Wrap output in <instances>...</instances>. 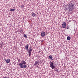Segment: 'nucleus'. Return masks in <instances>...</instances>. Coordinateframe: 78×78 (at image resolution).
I'll return each instance as SVG.
<instances>
[{"instance_id": "obj_1", "label": "nucleus", "mask_w": 78, "mask_h": 78, "mask_svg": "<svg viewBox=\"0 0 78 78\" xmlns=\"http://www.w3.org/2000/svg\"><path fill=\"white\" fill-rule=\"evenodd\" d=\"M74 8L75 5L74 4L72 3H71L68 5V8L69 11H72L73 10Z\"/></svg>"}, {"instance_id": "obj_2", "label": "nucleus", "mask_w": 78, "mask_h": 78, "mask_svg": "<svg viewBox=\"0 0 78 78\" xmlns=\"http://www.w3.org/2000/svg\"><path fill=\"white\" fill-rule=\"evenodd\" d=\"M50 67L52 69H55V66L53 65V63L52 62H51V64H50Z\"/></svg>"}, {"instance_id": "obj_3", "label": "nucleus", "mask_w": 78, "mask_h": 78, "mask_svg": "<svg viewBox=\"0 0 78 78\" xmlns=\"http://www.w3.org/2000/svg\"><path fill=\"white\" fill-rule=\"evenodd\" d=\"M31 51H32V49L31 48H30L29 50L28 51L29 57L31 56Z\"/></svg>"}, {"instance_id": "obj_4", "label": "nucleus", "mask_w": 78, "mask_h": 78, "mask_svg": "<svg viewBox=\"0 0 78 78\" xmlns=\"http://www.w3.org/2000/svg\"><path fill=\"white\" fill-rule=\"evenodd\" d=\"M66 22L63 23L62 24V27L63 28H65L66 27Z\"/></svg>"}, {"instance_id": "obj_5", "label": "nucleus", "mask_w": 78, "mask_h": 78, "mask_svg": "<svg viewBox=\"0 0 78 78\" xmlns=\"http://www.w3.org/2000/svg\"><path fill=\"white\" fill-rule=\"evenodd\" d=\"M41 36L42 37H44L45 36V33L44 31H42L41 34Z\"/></svg>"}, {"instance_id": "obj_6", "label": "nucleus", "mask_w": 78, "mask_h": 78, "mask_svg": "<svg viewBox=\"0 0 78 78\" xmlns=\"http://www.w3.org/2000/svg\"><path fill=\"white\" fill-rule=\"evenodd\" d=\"M5 61L6 63H9L10 62V59H8L7 60L5 59Z\"/></svg>"}, {"instance_id": "obj_7", "label": "nucleus", "mask_w": 78, "mask_h": 78, "mask_svg": "<svg viewBox=\"0 0 78 78\" xmlns=\"http://www.w3.org/2000/svg\"><path fill=\"white\" fill-rule=\"evenodd\" d=\"M21 64H22L23 65H23L25 64H26L27 63V62H26L25 61L22 60V61H21Z\"/></svg>"}, {"instance_id": "obj_8", "label": "nucleus", "mask_w": 78, "mask_h": 78, "mask_svg": "<svg viewBox=\"0 0 78 78\" xmlns=\"http://www.w3.org/2000/svg\"><path fill=\"white\" fill-rule=\"evenodd\" d=\"M39 61L37 60L36 62H35V63L34 65V66H36L37 64H39Z\"/></svg>"}, {"instance_id": "obj_9", "label": "nucleus", "mask_w": 78, "mask_h": 78, "mask_svg": "<svg viewBox=\"0 0 78 78\" xmlns=\"http://www.w3.org/2000/svg\"><path fill=\"white\" fill-rule=\"evenodd\" d=\"M18 65H19V66H20V68H21V69H23V64H22L21 63H20L18 64Z\"/></svg>"}, {"instance_id": "obj_10", "label": "nucleus", "mask_w": 78, "mask_h": 78, "mask_svg": "<svg viewBox=\"0 0 78 78\" xmlns=\"http://www.w3.org/2000/svg\"><path fill=\"white\" fill-rule=\"evenodd\" d=\"M28 46H29V44H27L25 47V49L27 50H28Z\"/></svg>"}, {"instance_id": "obj_11", "label": "nucleus", "mask_w": 78, "mask_h": 78, "mask_svg": "<svg viewBox=\"0 0 78 78\" xmlns=\"http://www.w3.org/2000/svg\"><path fill=\"white\" fill-rule=\"evenodd\" d=\"M49 59H51V60H53V59H53V56H52L51 55H50L49 56Z\"/></svg>"}, {"instance_id": "obj_12", "label": "nucleus", "mask_w": 78, "mask_h": 78, "mask_svg": "<svg viewBox=\"0 0 78 78\" xmlns=\"http://www.w3.org/2000/svg\"><path fill=\"white\" fill-rule=\"evenodd\" d=\"M32 15L33 17H35V16H36V13H32Z\"/></svg>"}, {"instance_id": "obj_13", "label": "nucleus", "mask_w": 78, "mask_h": 78, "mask_svg": "<svg viewBox=\"0 0 78 78\" xmlns=\"http://www.w3.org/2000/svg\"><path fill=\"white\" fill-rule=\"evenodd\" d=\"M23 67L24 69H26V68H27V65H26L25 64L23 65Z\"/></svg>"}, {"instance_id": "obj_14", "label": "nucleus", "mask_w": 78, "mask_h": 78, "mask_svg": "<svg viewBox=\"0 0 78 78\" xmlns=\"http://www.w3.org/2000/svg\"><path fill=\"white\" fill-rule=\"evenodd\" d=\"M15 10H16V9L14 8L12 9H11L10 10V11H11V12L14 11H15Z\"/></svg>"}, {"instance_id": "obj_15", "label": "nucleus", "mask_w": 78, "mask_h": 78, "mask_svg": "<svg viewBox=\"0 0 78 78\" xmlns=\"http://www.w3.org/2000/svg\"><path fill=\"white\" fill-rule=\"evenodd\" d=\"M67 39L68 41H70V37L68 36L67 37Z\"/></svg>"}, {"instance_id": "obj_16", "label": "nucleus", "mask_w": 78, "mask_h": 78, "mask_svg": "<svg viewBox=\"0 0 78 78\" xmlns=\"http://www.w3.org/2000/svg\"><path fill=\"white\" fill-rule=\"evenodd\" d=\"M24 37H25V38H26V39H27V35H26V34L24 35Z\"/></svg>"}, {"instance_id": "obj_17", "label": "nucleus", "mask_w": 78, "mask_h": 78, "mask_svg": "<svg viewBox=\"0 0 78 78\" xmlns=\"http://www.w3.org/2000/svg\"><path fill=\"white\" fill-rule=\"evenodd\" d=\"M21 8H24V5H22L21 6Z\"/></svg>"}, {"instance_id": "obj_18", "label": "nucleus", "mask_w": 78, "mask_h": 78, "mask_svg": "<svg viewBox=\"0 0 78 78\" xmlns=\"http://www.w3.org/2000/svg\"><path fill=\"white\" fill-rule=\"evenodd\" d=\"M2 47V44L0 43V47Z\"/></svg>"}, {"instance_id": "obj_19", "label": "nucleus", "mask_w": 78, "mask_h": 78, "mask_svg": "<svg viewBox=\"0 0 78 78\" xmlns=\"http://www.w3.org/2000/svg\"><path fill=\"white\" fill-rule=\"evenodd\" d=\"M3 78H9V77H3Z\"/></svg>"}, {"instance_id": "obj_20", "label": "nucleus", "mask_w": 78, "mask_h": 78, "mask_svg": "<svg viewBox=\"0 0 78 78\" xmlns=\"http://www.w3.org/2000/svg\"><path fill=\"white\" fill-rule=\"evenodd\" d=\"M43 41H44V40H42L41 42H43Z\"/></svg>"}]
</instances>
